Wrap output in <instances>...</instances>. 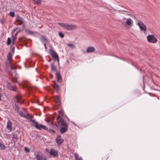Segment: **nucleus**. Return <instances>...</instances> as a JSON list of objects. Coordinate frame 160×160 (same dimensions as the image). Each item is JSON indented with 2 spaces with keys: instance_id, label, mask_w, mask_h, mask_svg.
<instances>
[{
  "instance_id": "11",
  "label": "nucleus",
  "mask_w": 160,
  "mask_h": 160,
  "mask_svg": "<svg viewBox=\"0 0 160 160\" xmlns=\"http://www.w3.org/2000/svg\"><path fill=\"white\" fill-rule=\"evenodd\" d=\"M95 49L93 47H88L86 50V52L88 53H91L94 52Z\"/></svg>"
},
{
  "instance_id": "41",
  "label": "nucleus",
  "mask_w": 160,
  "mask_h": 160,
  "mask_svg": "<svg viewBox=\"0 0 160 160\" xmlns=\"http://www.w3.org/2000/svg\"><path fill=\"white\" fill-rule=\"evenodd\" d=\"M1 23H2V22L1 21Z\"/></svg>"
},
{
  "instance_id": "13",
  "label": "nucleus",
  "mask_w": 160,
  "mask_h": 160,
  "mask_svg": "<svg viewBox=\"0 0 160 160\" xmlns=\"http://www.w3.org/2000/svg\"><path fill=\"white\" fill-rule=\"evenodd\" d=\"M68 129V127H63L61 128L60 129V132L63 134L66 132Z\"/></svg>"
},
{
  "instance_id": "15",
  "label": "nucleus",
  "mask_w": 160,
  "mask_h": 160,
  "mask_svg": "<svg viewBox=\"0 0 160 160\" xmlns=\"http://www.w3.org/2000/svg\"><path fill=\"white\" fill-rule=\"evenodd\" d=\"M42 125H43L39 124L37 122H35V127L36 128L41 130L42 129Z\"/></svg>"
},
{
  "instance_id": "24",
  "label": "nucleus",
  "mask_w": 160,
  "mask_h": 160,
  "mask_svg": "<svg viewBox=\"0 0 160 160\" xmlns=\"http://www.w3.org/2000/svg\"><path fill=\"white\" fill-rule=\"evenodd\" d=\"M67 45L68 47H69L70 48H75V46L74 45L72 44H70V43L68 44H67Z\"/></svg>"
},
{
  "instance_id": "12",
  "label": "nucleus",
  "mask_w": 160,
  "mask_h": 160,
  "mask_svg": "<svg viewBox=\"0 0 160 160\" xmlns=\"http://www.w3.org/2000/svg\"><path fill=\"white\" fill-rule=\"evenodd\" d=\"M56 75L58 81V82H61L62 81V79L60 73L56 72Z\"/></svg>"
},
{
  "instance_id": "2",
  "label": "nucleus",
  "mask_w": 160,
  "mask_h": 160,
  "mask_svg": "<svg viewBox=\"0 0 160 160\" xmlns=\"http://www.w3.org/2000/svg\"><path fill=\"white\" fill-rule=\"evenodd\" d=\"M147 40L148 42L155 43L157 42V39L156 38L152 35H149L147 37Z\"/></svg>"
},
{
  "instance_id": "17",
  "label": "nucleus",
  "mask_w": 160,
  "mask_h": 160,
  "mask_svg": "<svg viewBox=\"0 0 160 160\" xmlns=\"http://www.w3.org/2000/svg\"><path fill=\"white\" fill-rule=\"evenodd\" d=\"M33 118V116H30L28 114L26 118L27 119H29L31 122H33L35 124V122H36L35 120L32 119V118Z\"/></svg>"
},
{
  "instance_id": "35",
  "label": "nucleus",
  "mask_w": 160,
  "mask_h": 160,
  "mask_svg": "<svg viewBox=\"0 0 160 160\" xmlns=\"http://www.w3.org/2000/svg\"><path fill=\"white\" fill-rule=\"evenodd\" d=\"M8 88L11 90H13L12 89V86H11L10 84H9L8 85Z\"/></svg>"
},
{
  "instance_id": "30",
  "label": "nucleus",
  "mask_w": 160,
  "mask_h": 160,
  "mask_svg": "<svg viewBox=\"0 0 160 160\" xmlns=\"http://www.w3.org/2000/svg\"><path fill=\"white\" fill-rule=\"evenodd\" d=\"M17 28H14L12 32V37H13L14 36V33L15 32V31H16L17 30Z\"/></svg>"
},
{
  "instance_id": "34",
  "label": "nucleus",
  "mask_w": 160,
  "mask_h": 160,
  "mask_svg": "<svg viewBox=\"0 0 160 160\" xmlns=\"http://www.w3.org/2000/svg\"><path fill=\"white\" fill-rule=\"evenodd\" d=\"M17 136L16 134H14L13 135V139H17Z\"/></svg>"
},
{
  "instance_id": "22",
  "label": "nucleus",
  "mask_w": 160,
  "mask_h": 160,
  "mask_svg": "<svg viewBox=\"0 0 160 160\" xmlns=\"http://www.w3.org/2000/svg\"><path fill=\"white\" fill-rule=\"evenodd\" d=\"M19 114L20 116L26 118L28 114H25L23 113L22 112H19Z\"/></svg>"
},
{
  "instance_id": "19",
  "label": "nucleus",
  "mask_w": 160,
  "mask_h": 160,
  "mask_svg": "<svg viewBox=\"0 0 160 160\" xmlns=\"http://www.w3.org/2000/svg\"><path fill=\"white\" fill-rule=\"evenodd\" d=\"M12 54L11 52H9L7 56V58L8 60L11 62L12 61Z\"/></svg>"
},
{
  "instance_id": "28",
  "label": "nucleus",
  "mask_w": 160,
  "mask_h": 160,
  "mask_svg": "<svg viewBox=\"0 0 160 160\" xmlns=\"http://www.w3.org/2000/svg\"><path fill=\"white\" fill-rule=\"evenodd\" d=\"M9 15L12 17H14L15 16L14 12H10Z\"/></svg>"
},
{
  "instance_id": "14",
  "label": "nucleus",
  "mask_w": 160,
  "mask_h": 160,
  "mask_svg": "<svg viewBox=\"0 0 160 160\" xmlns=\"http://www.w3.org/2000/svg\"><path fill=\"white\" fill-rule=\"evenodd\" d=\"M40 40H41V41L43 43L45 47V48H46V46L45 42H47V39L44 36H41L40 37Z\"/></svg>"
},
{
  "instance_id": "21",
  "label": "nucleus",
  "mask_w": 160,
  "mask_h": 160,
  "mask_svg": "<svg viewBox=\"0 0 160 160\" xmlns=\"http://www.w3.org/2000/svg\"><path fill=\"white\" fill-rule=\"evenodd\" d=\"M51 70L52 71L55 72L56 71V67L53 64H51Z\"/></svg>"
},
{
  "instance_id": "6",
  "label": "nucleus",
  "mask_w": 160,
  "mask_h": 160,
  "mask_svg": "<svg viewBox=\"0 0 160 160\" xmlns=\"http://www.w3.org/2000/svg\"><path fill=\"white\" fill-rule=\"evenodd\" d=\"M12 122L10 120H8L7 123V128L9 131V132H11L12 131Z\"/></svg>"
},
{
  "instance_id": "7",
  "label": "nucleus",
  "mask_w": 160,
  "mask_h": 160,
  "mask_svg": "<svg viewBox=\"0 0 160 160\" xmlns=\"http://www.w3.org/2000/svg\"><path fill=\"white\" fill-rule=\"evenodd\" d=\"M57 120L60 122L61 125L63 127H68L67 123L66 121L64 120L63 118H61L60 119Z\"/></svg>"
},
{
  "instance_id": "16",
  "label": "nucleus",
  "mask_w": 160,
  "mask_h": 160,
  "mask_svg": "<svg viewBox=\"0 0 160 160\" xmlns=\"http://www.w3.org/2000/svg\"><path fill=\"white\" fill-rule=\"evenodd\" d=\"M53 87L54 89L56 90L57 92H58L60 90V87L55 82H54V85H53Z\"/></svg>"
},
{
  "instance_id": "36",
  "label": "nucleus",
  "mask_w": 160,
  "mask_h": 160,
  "mask_svg": "<svg viewBox=\"0 0 160 160\" xmlns=\"http://www.w3.org/2000/svg\"><path fill=\"white\" fill-rule=\"evenodd\" d=\"M24 149H25V151L27 152H29L30 151L29 149L28 148H25Z\"/></svg>"
},
{
  "instance_id": "25",
  "label": "nucleus",
  "mask_w": 160,
  "mask_h": 160,
  "mask_svg": "<svg viewBox=\"0 0 160 160\" xmlns=\"http://www.w3.org/2000/svg\"><path fill=\"white\" fill-rule=\"evenodd\" d=\"M35 3L37 4H40L41 2V0H33Z\"/></svg>"
},
{
  "instance_id": "40",
  "label": "nucleus",
  "mask_w": 160,
  "mask_h": 160,
  "mask_svg": "<svg viewBox=\"0 0 160 160\" xmlns=\"http://www.w3.org/2000/svg\"><path fill=\"white\" fill-rule=\"evenodd\" d=\"M1 23H2V22L1 21Z\"/></svg>"
},
{
  "instance_id": "39",
  "label": "nucleus",
  "mask_w": 160,
  "mask_h": 160,
  "mask_svg": "<svg viewBox=\"0 0 160 160\" xmlns=\"http://www.w3.org/2000/svg\"><path fill=\"white\" fill-rule=\"evenodd\" d=\"M13 69H14V68H12V69H13Z\"/></svg>"
},
{
  "instance_id": "5",
  "label": "nucleus",
  "mask_w": 160,
  "mask_h": 160,
  "mask_svg": "<svg viewBox=\"0 0 160 160\" xmlns=\"http://www.w3.org/2000/svg\"><path fill=\"white\" fill-rule=\"evenodd\" d=\"M51 55L55 61L57 60L58 62L59 61V58L57 53L54 52H52L51 53Z\"/></svg>"
},
{
  "instance_id": "18",
  "label": "nucleus",
  "mask_w": 160,
  "mask_h": 160,
  "mask_svg": "<svg viewBox=\"0 0 160 160\" xmlns=\"http://www.w3.org/2000/svg\"><path fill=\"white\" fill-rule=\"evenodd\" d=\"M59 115L57 120L60 119L61 118H62L63 115V112L61 110L59 111Z\"/></svg>"
},
{
  "instance_id": "8",
  "label": "nucleus",
  "mask_w": 160,
  "mask_h": 160,
  "mask_svg": "<svg viewBox=\"0 0 160 160\" xmlns=\"http://www.w3.org/2000/svg\"><path fill=\"white\" fill-rule=\"evenodd\" d=\"M35 157L37 160H47L46 157L39 154L37 155Z\"/></svg>"
},
{
  "instance_id": "3",
  "label": "nucleus",
  "mask_w": 160,
  "mask_h": 160,
  "mask_svg": "<svg viewBox=\"0 0 160 160\" xmlns=\"http://www.w3.org/2000/svg\"><path fill=\"white\" fill-rule=\"evenodd\" d=\"M24 21L23 19L19 16H18L16 17V23L18 25H21L24 23Z\"/></svg>"
},
{
  "instance_id": "31",
  "label": "nucleus",
  "mask_w": 160,
  "mask_h": 160,
  "mask_svg": "<svg viewBox=\"0 0 160 160\" xmlns=\"http://www.w3.org/2000/svg\"><path fill=\"white\" fill-rule=\"evenodd\" d=\"M43 129L44 130L48 131V128L45 126L44 125H42V129Z\"/></svg>"
},
{
  "instance_id": "26",
  "label": "nucleus",
  "mask_w": 160,
  "mask_h": 160,
  "mask_svg": "<svg viewBox=\"0 0 160 160\" xmlns=\"http://www.w3.org/2000/svg\"><path fill=\"white\" fill-rule=\"evenodd\" d=\"M56 100L57 103H59L60 101V97L59 96H57L56 98Z\"/></svg>"
},
{
  "instance_id": "1",
  "label": "nucleus",
  "mask_w": 160,
  "mask_h": 160,
  "mask_svg": "<svg viewBox=\"0 0 160 160\" xmlns=\"http://www.w3.org/2000/svg\"><path fill=\"white\" fill-rule=\"evenodd\" d=\"M58 24L62 28L67 30H71L76 29L77 28L76 25H75L71 24L69 25L68 24L64 23H58Z\"/></svg>"
},
{
  "instance_id": "9",
  "label": "nucleus",
  "mask_w": 160,
  "mask_h": 160,
  "mask_svg": "<svg viewBox=\"0 0 160 160\" xmlns=\"http://www.w3.org/2000/svg\"><path fill=\"white\" fill-rule=\"evenodd\" d=\"M49 154L53 156H55L58 155V152L55 149H52L49 152Z\"/></svg>"
},
{
  "instance_id": "27",
  "label": "nucleus",
  "mask_w": 160,
  "mask_h": 160,
  "mask_svg": "<svg viewBox=\"0 0 160 160\" xmlns=\"http://www.w3.org/2000/svg\"><path fill=\"white\" fill-rule=\"evenodd\" d=\"M11 43V40L10 38H8L7 39V44L9 45Z\"/></svg>"
},
{
  "instance_id": "4",
  "label": "nucleus",
  "mask_w": 160,
  "mask_h": 160,
  "mask_svg": "<svg viewBox=\"0 0 160 160\" xmlns=\"http://www.w3.org/2000/svg\"><path fill=\"white\" fill-rule=\"evenodd\" d=\"M138 25L139 26L141 30L145 32L146 28L145 25L141 21H139L138 22Z\"/></svg>"
},
{
  "instance_id": "33",
  "label": "nucleus",
  "mask_w": 160,
  "mask_h": 160,
  "mask_svg": "<svg viewBox=\"0 0 160 160\" xmlns=\"http://www.w3.org/2000/svg\"><path fill=\"white\" fill-rule=\"evenodd\" d=\"M18 33V32H17L15 35V37L13 39V43L14 44V42L16 39V37Z\"/></svg>"
},
{
  "instance_id": "42",
  "label": "nucleus",
  "mask_w": 160,
  "mask_h": 160,
  "mask_svg": "<svg viewBox=\"0 0 160 160\" xmlns=\"http://www.w3.org/2000/svg\"><path fill=\"white\" fill-rule=\"evenodd\" d=\"M128 15H130V14H128Z\"/></svg>"
},
{
  "instance_id": "43",
  "label": "nucleus",
  "mask_w": 160,
  "mask_h": 160,
  "mask_svg": "<svg viewBox=\"0 0 160 160\" xmlns=\"http://www.w3.org/2000/svg\"><path fill=\"white\" fill-rule=\"evenodd\" d=\"M1 90V88H0V90Z\"/></svg>"
},
{
  "instance_id": "37",
  "label": "nucleus",
  "mask_w": 160,
  "mask_h": 160,
  "mask_svg": "<svg viewBox=\"0 0 160 160\" xmlns=\"http://www.w3.org/2000/svg\"><path fill=\"white\" fill-rule=\"evenodd\" d=\"M50 132L51 133H54L55 131L52 129H51L50 130Z\"/></svg>"
},
{
  "instance_id": "20",
  "label": "nucleus",
  "mask_w": 160,
  "mask_h": 160,
  "mask_svg": "<svg viewBox=\"0 0 160 160\" xmlns=\"http://www.w3.org/2000/svg\"><path fill=\"white\" fill-rule=\"evenodd\" d=\"M133 21L130 18L127 19L126 21V23L127 25L130 26L132 23Z\"/></svg>"
},
{
  "instance_id": "23",
  "label": "nucleus",
  "mask_w": 160,
  "mask_h": 160,
  "mask_svg": "<svg viewBox=\"0 0 160 160\" xmlns=\"http://www.w3.org/2000/svg\"><path fill=\"white\" fill-rule=\"evenodd\" d=\"M0 149L2 150H5L6 148L5 145L1 142H0Z\"/></svg>"
},
{
  "instance_id": "10",
  "label": "nucleus",
  "mask_w": 160,
  "mask_h": 160,
  "mask_svg": "<svg viewBox=\"0 0 160 160\" xmlns=\"http://www.w3.org/2000/svg\"><path fill=\"white\" fill-rule=\"evenodd\" d=\"M56 142L58 145H61L63 142V139L61 138V136H59L56 139Z\"/></svg>"
},
{
  "instance_id": "29",
  "label": "nucleus",
  "mask_w": 160,
  "mask_h": 160,
  "mask_svg": "<svg viewBox=\"0 0 160 160\" xmlns=\"http://www.w3.org/2000/svg\"><path fill=\"white\" fill-rule=\"evenodd\" d=\"M74 157L75 160H78V155L77 153H75L74 154Z\"/></svg>"
},
{
  "instance_id": "38",
  "label": "nucleus",
  "mask_w": 160,
  "mask_h": 160,
  "mask_svg": "<svg viewBox=\"0 0 160 160\" xmlns=\"http://www.w3.org/2000/svg\"><path fill=\"white\" fill-rule=\"evenodd\" d=\"M125 13H128V12H127V11H125ZM126 14H127V13H126Z\"/></svg>"
},
{
  "instance_id": "32",
  "label": "nucleus",
  "mask_w": 160,
  "mask_h": 160,
  "mask_svg": "<svg viewBox=\"0 0 160 160\" xmlns=\"http://www.w3.org/2000/svg\"><path fill=\"white\" fill-rule=\"evenodd\" d=\"M59 36L62 38H63L64 37V34L61 32H59Z\"/></svg>"
}]
</instances>
